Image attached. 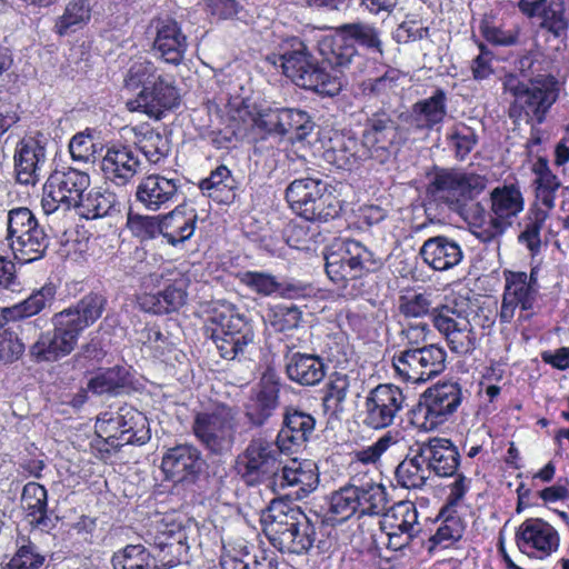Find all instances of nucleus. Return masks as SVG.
Segmentation results:
<instances>
[{
    "label": "nucleus",
    "mask_w": 569,
    "mask_h": 569,
    "mask_svg": "<svg viewBox=\"0 0 569 569\" xmlns=\"http://www.w3.org/2000/svg\"><path fill=\"white\" fill-rule=\"evenodd\" d=\"M398 310L408 319L430 313L435 329L445 338L449 349L459 356L470 355L479 346L466 310L456 300L432 308L430 293L407 292L399 297Z\"/></svg>",
    "instance_id": "nucleus-1"
},
{
    "label": "nucleus",
    "mask_w": 569,
    "mask_h": 569,
    "mask_svg": "<svg viewBox=\"0 0 569 569\" xmlns=\"http://www.w3.org/2000/svg\"><path fill=\"white\" fill-rule=\"evenodd\" d=\"M396 479L399 486L407 489H421L430 478L425 458L420 457V447L410 449L409 455L398 465Z\"/></svg>",
    "instance_id": "nucleus-38"
},
{
    "label": "nucleus",
    "mask_w": 569,
    "mask_h": 569,
    "mask_svg": "<svg viewBox=\"0 0 569 569\" xmlns=\"http://www.w3.org/2000/svg\"><path fill=\"white\" fill-rule=\"evenodd\" d=\"M181 182L177 178L152 173L140 180L136 189V201L146 210L158 211L167 209L176 202Z\"/></svg>",
    "instance_id": "nucleus-20"
},
{
    "label": "nucleus",
    "mask_w": 569,
    "mask_h": 569,
    "mask_svg": "<svg viewBox=\"0 0 569 569\" xmlns=\"http://www.w3.org/2000/svg\"><path fill=\"white\" fill-rule=\"evenodd\" d=\"M525 208V200L518 184L509 183L496 187L490 192V211L476 204L472 233L482 242L500 237Z\"/></svg>",
    "instance_id": "nucleus-4"
},
{
    "label": "nucleus",
    "mask_w": 569,
    "mask_h": 569,
    "mask_svg": "<svg viewBox=\"0 0 569 569\" xmlns=\"http://www.w3.org/2000/svg\"><path fill=\"white\" fill-rule=\"evenodd\" d=\"M319 482L317 465L312 460L292 459L284 465L277 476L276 485L281 489L296 488L298 499L307 497Z\"/></svg>",
    "instance_id": "nucleus-28"
},
{
    "label": "nucleus",
    "mask_w": 569,
    "mask_h": 569,
    "mask_svg": "<svg viewBox=\"0 0 569 569\" xmlns=\"http://www.w3.org/2000/svg\"><path fill=\"white\" fill-rule=\"evenodd\" d=\"M128 383V371L112 367L97 372L88 382V389L96 395H118Z\"/></svg>",
    "instance_id": "nucleus-51"
},
{
    "label": "nucleus",
    "mask_w": 569,
    "mask_h": 569,
    "mask_svg": "<svg viewBox=\"0 0 569 569\" xmlns=\"http://www.w3.org/2000/svg\"><path fill=\"white\" fill-rule=\"evenodd\" d=\"M211 322L216 326L212 332H234L237 335H254L252 327L246 320L244 316L239 313L233 307H224L214 310Z\"/></svg>",
    "instance_id": "nucleus-55"
},
{
    "label": "nucleus",
    "mask_w": 569,
    "mask_h": 569,
    "mask_svg": "<svg viewBox=\"0 0 569 569\" xmlns=\"http://www.w3.org/2000/svg\"><path fill=\"white\" fill-rule=\"evenodd\" d=\"M427 381L439 376L446 369L447 352L442 347L429 345L417 348Z\"/></svg>",
    "instance_id": "nucleus-62"
},
{
    "label": "nucleus",
    "mask_w": 569,
    "mask_h": 569,
    "mask_svg": "<svg viewBox=\"0 0 569 569\" xmlns=\"http://www.w3.org/2000/svg\"><path fill=\"white\" fill-rule=\"evenodd\" d=\"M21 506L27 516L31 518L32 523L40 528L48 527L50 520L47 515L48 496L47 489L42 485L33 481L24 485L21 493Z\"/></svg>",
    "instance_id": "nucleus-44"
},
{
    "label": "nucleus",
    "mask_w": 569,
    "mask_h": 569,
    "mask_svg": "<svg viewBox=\"0 0 569 569\" xmlns=\"http://www.w3.org/2000/svg\"><path fill=\"white\" fill-rule=\"evenodd\" d=\"M76 346L64 336L59 335L58 329L43 332L31 346L30 353L37 361H57L74 350Z\"/></svg>",
    "instance_id": "nucleus-40"
},
{
    "label": "nucleus",
    "mask_w": 569,
    "mask_h": 569,
    "mask_svg": "<svg viewBox=\"0 0 569 569\" xmlns=\"http://www.w3.org/2000/svg\"><path fill=\"white\" fill-rule=\"evenodd\" d=\"M124 88L137 90L138 94L126 102L131 112H142L150 118L160 119L166 110L179 104V92L173 80L158 72L157 67L146 57L130 61L123 79Z\"/></svg>",
    "instance_id": "nucleus-2"
},
{
    "label": "nucleus",
    "mask_w": 569,
    "mask_h": 569,
    "mask_svg": "<svg viewBox=\"0 0 569 569\" xmlns=\"http://www.w3.org/2000/svg\"><path fill=\"white\" fill-rule=\"evenodd\" d=\"M325 258L326 272L336 283H343L366 272L377 271L383 264L381 256L353 239L333 243Z\"/></svg>",
    "instance_id": "nucleus-8"
},
{
    "label": "nucleus",
    "mask_w": 569,
    "mask_h": 569,
    "mask_svg": "<svg viewBox=\"0 0 569 569\" xmlns=\"http://www.w3.org/2000/svg\"><path fill=\"white\" fill-rule=\"evenodd\" d=\"M392 366L396 376L405 382L413 385L427 382L417 348H408L396 353L392 358Z\"/></svg>",
    "instance_id": "nucleus-48"
},
{
    "label": "nucleus",
    "mask_w": 569,
    "mask_h": 569,
    "mask_svg": "<svg viewBox=\"0 0 569 569\" xmlns=\"http://www.w3.org/2000/svg\"><path fill=\"white\" fill-rule=\"evenodd\" d=\"M46 557L36 543L21 537L17 541V550L10 561L2 569H40Z\"/></svg>",
    "instance_id": "nucleus-56"
},
{
    "label": "nucleus",
    "mask_w": 569,
    "mask_h": 569,
    "mask_svg": "<svg viewBox=\"0 0 569 569\" xmlns=\"http://www.w3.org/2000/svg\"><path fill=\"white\" fill-rule=\"evenodd\" d=\"M316 427V419L305 411L287 409L282 428L280 429L276 445L280 452L293 453L303 447L312 436Z\"/></svg>",
    "instance_id": "nucleus-23"
},
{
    "label": "nucleus",
    "mask_w": 569,
    "mask_h": 569,
    "mask_svg": "<svg viewBox=\"0 0 569 569\" xmlns=\"http://www.w3.org/2000/svg\"><path fill=\"white\" fill-rule=\"evenodd\" d=\"M279 385L270 377L263 378L253 403L249 407L247 416L256 426L263 425L279 405Z\"/></svg>",
    "instance_id": "nucleus-39"
},
{
    "label": "nucleus",
    "mask_w": 569,
    "mask_h": 569,
    "mask_svg": "<svg viewBox=\"0 0 569 569\" xmlns=\"http://www.w3.org/2000/svg\"><path fill=\"white\" fill-rule=\"evenodd\" d=\"M325 158L339 169L350 170L360 161L370 158L367 148L353 137L337 136L331 147L326 150Z\"/></svg>",
    "instance_id": "nucleus-35"
},
{
    "label": "nucleus",
    "mask_w": 569,
    "mask_h": 569,
    "mask_svg": "<svg viewBox=\"0 0 569 569\" xmlns=\"http://www.w3.org/2000/svg\"><path fill=\"white\" fill-rule=\"evenodd\" d=\"M418 445L420 457L425 458L430 473L433 472L438 477L456 475L460 465V453L449 439L433 438Z\"/></svg>",
    "instance_id": "nucleus-25"
},
{
    "label": "nucleus",
    "mask_w": 569,
    "mask_h": 569,
    "mask_svg": "<svg viewBox=\"0 0 569 569\" xmlns=\"http://www.w3.org/2000/svg\"><path fill=\"white\" fill-rule=\"evenodd\" d=\"M161 468L168 478L182 481L200 470V451L190 445L171 448L163 456Z\"/></svg>",
    "instance_id": "nucleus-32"
},
{
    "label": "nucleus",
    "mask_w": 569,
    "mask_h": 569,
    "mask_svg": "<svg viewBox=\"0 0 569 569\" xmlns=\"http://www.w3.org/2000/svg\"><path fill=\"white\" fill-rule=\"evenodd\" d=\"M381 515L383 530L402 531L409 536H417L421 531L418 510L411 501H400Z\"/></svg>",
    "instance_id": "nucleus-37"
},
{
    "label": "nucleus",
    "mask_w": 569,
    "mask_h": 569,
    "mask_svg": "<svg viewBox=\"0 0 569 569\" xmlns=\"http://www.w3.org/2000/svg\"><path fill=\"white\" fill-rule=\"evenodd\" d=\"M505 89L510 92L516 102L528 109L541 120L542 116L557 100V89L553 78L541 77L531 82L529 87L518 80L516 76H508L503 82Z\"/></svg>",
    "instance_id": "nucleus-18"
},
{
    "label": "nucleus",
    "mask_w": 569,
    "mask_h": 569,
    "mask_svg": "<svg viewBox=\"0 0 569 569\" xmlns=\"http://www.w3.org/2000/svg\"><path fill=\"white\" fill-rule=\"evenodd\" d=\"M106 300L102 296L90 293L74 306L53 315L51 322L59 335L77 346L83 330L93 325L102 315Z\"/></svg>",
    "instance_id": "nucleus-17"
},
{
    "label": "nucleus",
    "mask_w": 569,
    "mask_h": 569,
    "mask_svg": "<svg viewBox=\"0 0 569 569\" xmlns=\"http://www.w3.org/2000/svg\"><path fill=\"white\" fill-rule=\"evenodd\" d=\"M91 0H71L63 14L57 20L54 29L59 36H64L69 31L87 24L91 18Z\"/></svg>",
    "instance_id": "nucleus-50"
},
{
    "label": "nucleus",
    "mask_w": 569,
    "mask_h": 569,
    "mask_svg": "<svg viewBox=\"0 0 569 569\" xmlns=\"http://www.w3.org/2000/svg\"><path fill=\"white\" fill-rule=\"evenodd\" d=\"M146 541L153 546L151 559L154 569L176 567L189 549L186 530L166 517L153 521V528L147 532Z\"/></svg>",
    "instance_id": "nucleus-12"
},
{
    "label": "nucleus",
    "mask_w": 569,
    "mask_h": 569,
    "mask_svg": "<svg viewBox=\"0 0 569 569\" xmlns=\"http://www.w3.org/2000/svg\"><path fill=\"white\" fill-rule=\"evenodd\" d=\"M425 263L436 271H447L463 259V250L458 241L447 236L427 239L419 251Z\"/></svg>",
    "instance_id": "nucleus-29"
},
{
    "label": "nucleus",
    "mask_w": 569,
    "mask_h": 569,
    "mask_svg": "<svg viewBox=\"0 0 569 569\" xmlns=\"http://www.w3.org/2000/svg\"><path fill=\"white\" fill-rule=\"evenodd\" d=\"M239 427L237 411L218 403L211 409L196 413L192 431L199 442L213 455L231 451Z\"/></svg>",
    "instance_id": "nucleus-7"
},
{
    "label": "nucleus",
    "mask_w": 569,
    "mask_h": 569,
    "mask_svg": "<svg viewBox=\"0 0 569 569\" xmlns=\"http://www.w3.org/2000/svg\"><path fill=\"white\" fill-rule=\"evenodd\" d=\"M405 140L403 131L385 110H379L367 119L362 141L370 158L377 162L382 164L389 161Z\"/></svg>",
    "instance_id": "nucleus-13"
},
{
    "label": "nucleus",
    "mask_w": 569,
    "mask_h": 569,
    "mask_svg": "<svg viewBox=\"0 0 569 569\" xmlns=\"http://www.w3.org/2000/svg\"><path fill=\"white\" fill-rule=\"evenodd\" d=\"M303 512L283 501H272L269 508L262 513V525L266 536L277 549L282 543V538L299 525Z\"/></svg>",
    "instance_id": "nucleus-26"
},
{
    "label": "nucleus",
    "mask_w": 569,
    "mask_h": 569,
    "mask_svg": "<svg viewBox=\"0 0 569 569\" xmlns=\"http://www.w3.org/2000/svg\"><path fill=\"white\" fill-rule=\"evenodd\" d=\"M76 210L87 220L99 219L119 211V201L116 193L109 190H91L82 196Z\"/></svg>",
    "instance_id": "nucleus-42"
},
{
    "label": "nucleus",
    "mask_w": 569,
    "mask_h": 569,
    "mask_svg": "<svg viewBox=\"0 0 569 569\" xmlns=\"http://www.w3.org/2000/svg\"><path fill=\"white\" fill-rule=\"evenodd\" d=\"M446 113V93L438 89L431 97L420 100L412 106L409 123L416 129L429 130L440 123Z\"/></svg>",
    "instance_id": "nucleus-36"
},
{
    "label": "nucleus",
    "mask_w": 569,
    "mask_h": 569,
    "mask_svg": "<svg viewBox=\"0 0 569 569\" xmlns=\"http://www.w3.org/2000/svg\"><path fill=\"white\" fill-rule=\"evenodd\" d=\"M267 61L280 67L283 74L301 88L330 97L341 90V80L320 67L306 44L296 37L284 40L279 52L268 56Z\"/></svg>",
    "instance_id": "nucleus-3"
},
{
    "label": "nucleus",
    "mask_w": 569,
    "mask_h": 569,
    "mask_svg": "<svg viewBox=\"0 0 569 569\" xmlns=\"http://www.w3.org/2000/svg\"><path fill=\"white\" fill-rule=\"evenodd\" d=\"M286 199L292 211L308 221L326 222L341 209L329 184L320 178L295 179L286 189Z\"/></svg>",
    "instance_id": "nucleus-5"
},
{
    "label": "nucleus",
    "mask_w": 569,
    "mask_h": 569,
    "mask_svg": "<svg viewBox=\"0 0 569 569\" xmlns=\"http://www.w3.org/2000/svg\"><path fill=\"white\" fill-rule=\"evenodd\" d=\"M282 127L280 136L291 134V139L302 141L315 129V123L311 121L309 114L299 109H281Z\"/></svg>",
    "instance_id": "nucleus-54"
},
{
    "label": "nucleus",
    "mask_w": 569,
    "mask_h": 569,
    "mask_svg": "<svg viewBox=\"0 0 569 569\" xmlns=\"http://www.w3.org/2000/svg\"><path fill=\"white\" fill-rule=\"evenodd\" d=\"M353 492L356 491L350 482L332 492L330 497V512L337 516L339 520H347L355 515L359 516Z\"/></svg>",
    "instance_id": "nucleus-61"
},
{
    "label": "nucleus",
    "mask_w": 569,
    "mask_h": 569,
    "mask_svg": "<svg viewBox=\"0 0 569 569\" xmlns=\"http://www.w3.org/2000/svg\"><path fill=\"white\" fill-rule=\"evenodd\" d=\"M237 472L249 486H256L274 478L280 472L278 453L271 441L264 438L252 439L237 458Z\"/></svg>",
    "instance_id": "nucleus-15"
},
{
    "label": "nucleus",
    "mask_w": 569,
    "mask_h": 569,
    "mask_svg": "<svg viewBox=\"0 0 569 569\" xmlns=\"http://www.w3.org/2000/svg\"><path fill=\"white\" fill-rule=\"evenodd\" d=\"M345 34L326 38L320 43V52L329 64L337 68L348 67L357 56L355 44Z\"/></svg>",
    "instance_id": "nucleus-49"
},
{
    "label": "nucleus",
    "mask_w": 569,
    "mask_h": 569,
    "mask_svg": "<svg viewBox=\"0 0 569 569\" xmlns=\"http://www.w3.org/2000/svg\"><path fill=\"white\" fill-rule=\"evenodd\" d=\"M140 169L136 152L128 146L108 148L101 160V170L106 179L117 186L128 184Z\"/></svg>",
    "instance_id": "nucleus-27"
},
{
    "label": "nucleus",
    "mask_w": 569,
    "mask_h": 569,
    "mask_svg": "<svg viewBox=\"0 0 569 569\" xmlns=\"http://www.w3.org/2000/svg\"><path fill=\"white\" fill-rule=\"evenodd\" d=\"M536 203L548 209L556 206L557 192L561 187L560 179L550 170L548 161L539 158L533 164Z\"/></svg>",
    "instance_id": "nucleus-41"
},
{
    "label": "nucleus",
    "mask_w": 569,
    "mask_h": 569,
    "mask_svg": "<svg viewBox=\"0 0 569 569\" xmlns=\"http://www.w3.org/2000/svg\"><path fill=\"white\" fill-rule=\"evenodd\" d=\"M113 569H150L152 567L151 552L144 546L128 545L113 553L111 559Z\"/></svg>",
    "instance_id": "nucleus-57"
},
{
    "label": "nucleus",
    "mask_w": 569,
    "mask_h": 569,
    "mask_svg": "<svg viewBox=\"0 0 569 569\" xmlns=\"http://www.w3.org/2000/svg\"><path fill=\"white\" fill-rule=\"evenodd\" d=\"M480 32L493 46L510 47L518 42L520 27L518 24L497 23L492 18L485 17L480 22Z\"/></svg>",
    "instance_id": "nucleus-52"
},
{
    "label": "nucleus",
    "mask_w": 569,
    "mask_h": 569,
    "mask_svg": "<svg viewBox=\"0 0 569 569\" xmlns=\"http://www.w3.org/2000/svg\"><path fill=\"white\" fill-rule=\"evenodd\" d=\"M486 176L460 170H436L429 178L427 193L451 211L462 214L470 201L487 188Z\"/></svg>",
    "instance_id": "nucleus-6"
},
{
    "label": "nucleus",
    "mask_w": 569,
    "mask_h": 569,
    "mask_svg": "<svg viewBox=\"0 0 569 569\" xmlns=\"http://www.w3.org/2000/svg\"><path fill=\"white\" fill-rule=\"evenodd\" d=\"M154 30L153 50L166 63L179 66L188 49L187 37L178 22L171 18H159L152 21Z\"/></svg>",
    "instance_id": "nucleus-21"
},
{
    "label": "nucleus",
    "mask_w": 569,
    "mask_h": 569,
    "mask_svg": "<svg viewBox=\"0 0 569 569\" xmlns=\"http://www.w3.org/2000/svg\"><path fill=\"white\" fill-rule=\"evenodd\" d=\"M518 549L532 558L545 559L559 548L558 531L540 518H528L518 528L515 535Z\"/></svg>",
    "instance_id": "nucleus-19"
},
{
    "label": "nucleus",
    "mask_w": 569,
    "mask_h": 569,
    "mask_svg": "<svg viewBox=\"0 0 569 569\" xmlns=\"http://www.w3.org/2000/svg\"><path fill=\"white\" fill-rule=\"evenodd\" d=\"M315 527L308 521L305 513L302 520L296 526L288 536L282 538V543L278 548L281 552L301 555L307 552L315 542Z\"/></svg>",
    "instance_id": "nucleus-53"
},
{
    "label": "nucleus",
    "mask_w": 569,
    "mask_h": 569,
    "mask_svg": "<svg viewBox=\"0 0 569 569\" xmlns=\"http://www.w3.org/2000/svg\"><path fill=\"white\" fill-rule=\"evenodd\" d=\"M56 293V286L51 282L46 283L22 302L4 309V318L8 320H18L34 316L53 302Z\"/></svg>",
    "instance_id": "nucleus-46"
},
{
    "label": "nucleus",
    "mask_w": 569,
    "mask_h": 569,
    "mask_svg": "<svg viewBox=\"0 0 569 569\" xmlns=\"http://www.w3.org/2000/svg\"><path fill=\"white\" fill-rule=\"evenodd\" d=\"M187 300V281L182 278L157 293H144L138 298L140 308L156 315L169 313L180 309Z\"/></svg>",
    "instance_id": "nucleus-33"
},
{
    "label": "nucleus",
    "mask_w": 569,
    "mask_h": 569,
    "mask_svg": "<svg viewBox=\"0 0 569 569\" xmlns=\"http://www.w3.org/2000/svg\"><path fill=\"white\" fill-rule=\"evenodd\" d=\"M134 136L137 148L150 163L157 164L168 157L170 140L167 136L149 127H140Z\"/></svg>",
    "instance_id": "nucleus-45"
},
{
    "label": "nucleus",
    "mask_w": 569,
    "mask_h": 569,
    "mask_svg": "<svg viewBox=\"0 0 569 569\" xmlns=\"http://www.w3.org/2000/svg\"><path fill=\"white\" fill-rule=\"evenodd\" d=\"M220 566L222 569H278V561L273 553L261 551L251 560L246 547L239 550L223 547Z\"/></svg>",
    "instance_id": "nucleus-43"
},
{
    "label": "nucleus",
    "mask_w": 569,
    "mask_h": 569,
    "mask_svg": "<svg viewBox=\"0 0 569 569\" xmlns=\"http://www.w3.org/2000/svg\"><path fill=\"white\" fill-rule=\"evenodd\" d=\"M211 338L222 358L234 360L243 355L246 348L253 342L254 335L212 332Z\"/></svg>",
    "instance_id": "nucleus-59"
},
{
    "label": "nucleus",
    "mask_w": 569,
    "mask_h": 569,
    "mask_svg": "<svg viewBox=\"0 0 569 569\" xmlns=\"http://www.w3.org/2000/svg\"><path fill=\"white\" fill-rule=\"evenodd\" d=\"M450 146L455 149L456 156L463 159L477 143L475 130L463 123L455 126L448 134Z\"/></svg>",
    "instance_id": "nucleus-64"
},
{
    "label": "nucleus",
    "mask_w": 569,
    "mask_h": 569,
    "mask_svg": "<svg viewBox=\"0 0 569 569\" xmlns=\"http://www.w3.org/2000/svg\"><path fill=\"white\" fill-rule=\"evenodd\" d=\"M197 213L193 209L176 207L171 212L160 218V234L167 243L176 247L189 240L196 230Z\"/></svg>",
    "instance_id": "nucleus-34"
},
{
    "label": "nucleus",
    "mask_w": 569,
    "mask_h": 569,
    "mask_svg": "<svg viewBox=\"0 0 569 569\" xmlns=\"http://www.w3.org/2000/svg\"><path fill=\"white\" fill-rule=\"evenodd\" d=\"M284 367L288 378L303 387L319 385L327 373V366L321 357L299 351L286 355Z\"/></svg>",
    "instance_id": "nucleus-30"
},
{
    "label": "nucleus",
    "mask_w": 569,
    "mask_h": 569,
    "mask_svg": "<svg viewBox=\"0 0 569 569\" xmlns=\"http://www.w3.org/2000/svg\"><path fill=\"white\" fill-rule=\"evenodd\" d=\"M399 71L389 68L385 73L377 78H369L360 81L355 87V96L362 97H382L388 94L397 87Z\"/></svg>",
    "instance_id": "nucleus-58"
},
{
    "label": "nucleus",
    "mask_w": 569,
    "mask_h": 569,
    "mask_svg": "<svg viewBox=\"0 0 569 569\" xmlns=\"http://www.w3.org/2000/svg\"><path fill=\"white\" fill-rule=\"evenodd\" d=\"M506 284L499 319L502 323H510L517 307L522 311L531 310L536 300L537 288L528 282V274L522 271H508L505 273Z\"/></svg>",
    "instance_id": "nucleus-22"
},
{
    "label": "nucleus",
    "mask_w": 569,
    "mask_h": 569,
    "mask_svg": "<svg viewBox=\"0 0 569 569\" xmlns=\"http://www.w3.org/2000/svg\"><path fill=\"white\" fill-rule=\"evenodd\" d=\"M350 483L356 496L359 516H379L387 510L388 497L382 483L372 478L353 476Z\"/></svg>",
    "instance_id": "nucleus-31"
},
{
    "label": "nucleus",
    "mask_w": 569,
    "mask_h": 569,
    "mask_svg": "<svg viewBox=\"0 0 569 569\" xmlns=\"http://www.w3.org/2000/svg\"><path fill=\"white\" fill-rule=\"evenodd\" d=\"M47 157L44 148L33 139L21 140L14 150V176L20 184L34 186L41 177Z\"/></svg>",
    "instance_id": "nucleus-24"
},
{
    "label": "nucleus",
    "mask_w": 569,
    "mask_h": 569,
    "mask_svg": "<svg viewBox=\"0 0 569 569\" xmlns=\"http://www.w3.org/2000/svg\"><path fill=\"white\" fill-rule=\"evenodd\" d=\"M462 400V388L456 381L437 383L427 389L417 413V419L422 418L419 427L426 431L437 429L458 410Z\"/></svg>",
    "instance_id": "nucleus-14"
},
{
    "label": "nucleus",
    "mask_w": 569,
    "mask_h": 569,
    "mask_svg": "<svg viewBox=\"0 0 569 569\" xmlns=\"http://www.w3.org/2000/svg\"><path fill=\"white\" fill-rule=\"evenodd\" d=\"M103 413L96 423L100 437L106 436V443L113 449L124 445H144L150 439L147 418L131 407L119 410L116 417Z\"/></svg>",
    "instance_id": "nucleus-11"
},
{
    "label": "nucleus",
    "mask_w": 569,
    "mask_h": 569,
    "mask_svg": "<svg viewBox=\"0 0 569 569\" xmlns=\"http://www.w3.org/2000/svg\"><path fill=\"white\" fill-rule=\"evenodd\" d=\"M407 397L393 383H380L369 390L363 403V423L372 429L393 425L406 407Z\"/></svg>",
    "instance_id": "nucleus-16"
},
{
    "label": "nucleus",
    "mask_w": 569,
    "mask_h": 569,
    "mask_svg": "<svg viewBox=\"0 0 569 569\" xmlns=\"http://www.w3.org/2000/svg\"><path fill=\"white\" fill-rule=\"evenodd\" d=\"M340 32L368 52L383 54L381 31L375 24L362 21L346 23L340 27Z\"/></svg>",
    "instance_id": "nucleus-47"
},
{
    "label": "nucleus",
    "mask_w": 569,
    "mask_h": 569,
    "mask_svg": "<svg viewBox=\"0 0 569 569\" xmlns=\"http://www.w3.org/2000/svg\"><path fill=\"white\" fill-rule=\"evenodd\" d=\"M89 186L90 177L83 171L72 168L53 171L43 186L41 208L44 214L76 209Z\"/></svg>",
    "instance_id": "nucleus-10"
},
{
    "label": "nucleus",
    "mask_w": 569,
    "mask_h": 569,
    "mask_svg": "<svg viewBox=\"0 0 569 569\" xmlns=\"http://www.w3.org/2000/svg\"><path fill=\"white\" fill-rule=\"evenodd\" d=\"M6 240L14 258L21 263L40 259L49 240L32 211L26 207L13 208L7 213Z\"/></svg>",
    "instance_id": "nucleus-9"
},
{
    "label": "nucleus",
    "mask_w": 569,
    "mask_h": 569,
    "mask_svg": "<svg viewBox=\"0 0 569 569\" xmlns=\"http://www.w3.org/2000/svg\"><path fill=\"white\" fill-rule=\"evenodd\" d=\"M127 227L133 236L140 239H152L160 234V218L129 212Z\"/></svg>",
    "instance_id": "nucleus-63"
},
{
    "label": "nucleus",
    "mask_w": 569,
    "mask_h": 569,
    "mask_svg": "<svg viewBox=\"0 0 569 569\" xmlns=\"http://www.w3.org/2000/svg\"><path fill=\"white\" fill-rule=\"evenodd\" d=\"M238 279L241 284L259 296L269 297L279 290V281L268 272L243 271L238 273Z\"/></svg>",
    "instance_id": "nucleus-60"
}]
</instances>
